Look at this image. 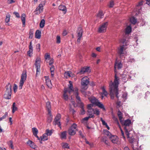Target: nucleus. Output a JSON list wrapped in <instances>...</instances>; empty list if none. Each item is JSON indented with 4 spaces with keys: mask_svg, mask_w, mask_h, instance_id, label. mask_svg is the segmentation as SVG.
Segmentation results:
<instances>
[{
    "mask_svg": "<svg viewBox=\"0 0 150 150\" xmlns=\"http://www.w3.org/2000/svg\"><path fill=\"white\" fill-rule=\"evenodd\" d=\"M40 60L39 59L37 58L36 59L35 63V65L36 68V76L39 74L40 72Z\"/></svg>",
    "mask_w": 150,
    "mask_h": 150,
    "instance_id": "9d476101",
    "label": "nucleus"
},
{
    "mask_svg": "<svg viewBox=\"0 0 150 150\" xmlns=\"http://www.w3.org/2000/svg\"><path fill=\"white\" fill-rule=\"evenodd\" d=\"M59 9L61 11H63L64 14H65L67 11V9L66 7L64 5H60L59 6Z\"/></svg>",
    "mask_w": 150,
    "mask_h": 150,
    "instance_id": "412c9836",
    "label": "nucleus"
},
{
    "mask_svg": "<svg viewBox=\"0 0 150 150\" xmlns=\"http://www.w3.org/2000/svg\"><path fill=\"white\" fill-rule=\"evenodd\" d=\"M26 17V16L25 13H23L22 14L21 17V19L22 22L23 27H24L25 26Z\"/></svg>",
    "mask_w": 150,
    "mask_h": 150,
    "instance_id": "a211bd4d",
    "label": "nucleus"
},
{
    "mask_svg": "<svg viewBox=\"0 0 150 150\" xmlns=\"http://www.w3.org/2000/svg\"><path fill=\"white\" fill-rule=\"evenodd\" d=\"M105 134L109 137L112 142L114 144H117L118 138L116 135H112L109 131L105 130L104 131Z\"/></svg>",
    "mask_w": 150,
    "mask_h": 150,
    "instance_id": "20e7f679",
    "label": "nucleus"
},
{
    "mask_svg": "<svg viewBox=\"0 0 150 150\" xmlns=\"http://www.w3.org/2000/svg\"><path fill=\"white\" fill-rule=\"evenodd\" d=\"M40 138L41 141H44L47 140L48 139V136L45 133L42 136L40 137Z\"/></svg>",
    "mask_w": 150,
    "mask_h": 150,
    "instance_id": "a878e982",
    "label": "nucleus"
},
{
    "mask_svg": "<svg viewBox=\"0 0 150 150\" xmlns=\"http://www.w3.org/2000/svg\"><path fill=\"white\" fill-rule=\"evenodd\" d=\"M40 44H38L36 46V48L37 51H39L40 50Z\"/></svg>",
    "mask_w": 150,
    "mask_h": 150,
    "instance_id": "6e6d98bb",
    "label": "nucleus"
},
{
    "mask_svg": "<svg viewBox=\"0 0 150 150\" xmlns=\"http://www.w3.org/2000/svg\"><path fill=\"white\" fill-rule=\"evenodd\" d=\"M46 106L48 112L50 113V112H51V105L50 102L48 101L46 102Z\"/></svg>",
    "mask_w": 150,
    "mask_h": 150,
    "instance_id": "bb28decb",
    "label": "nucleus"
},
{
    "mask_svg": "<svg viewBox=\"0 0 150 150\" xmlns=\"http://www.w3.org/2000/svg\"><path fill=\"white\" fill-rule=\"evenodd\" d=\"M27 76L26 72H23L21 74V79L19 82L18 87L19 89H21L22 88L24 83L26 79Z\"/></svg>",
    "mask_w": 150,
    "mask_h": 150,
    "instance_id": "0eeeda50",
    "label": "nucleus"
},
{
    "mask_svg": "<svg viewBox=\"0 0 150 150\" xmlns=\"http://www.w3.org/2000/svg\"><path fill=\"white\" fill-rule=\"evenodd\" d=\"M130 21L132 24H135L137 22V20L134 17H132L130 18Z\"/></svg>",
    "mask_w": 150,
    "mask_h": 150,
    "instance_id": "72a5a7b5",
    "label": "nucleus"
},
{
    "mask_svg": "<svg viewBox=\"0 0 150 150\" xmlns=\"http://www.w3.org/2000/svg\"><path fill=\"white\" fill-rule=\"evenodd\" d=\"M45 79L46 83L47 86L50 88H52V84L51 83V81L50 80L48 76H45Z\"/></svg>",
    "mask_w": 150,
    "mask_h": 150,
    "instance_id": "4468645a",
    "label": "nucleus"
},
{
    "mask_svg": "<svg viewBox=\"0 0 150 150\" xmlns=\"http://www.w3.org/2000/svg\"><path fill=\"white\" fill-rule=\"evenodd\" d=\"M45 24V21L44 19H42L40 23V26L41 28H43Z\"/></svg>",
    "mask_w": 150,
    "mask_h": 150,
    "instance_id": "79ce46f5",
    "label": "nucleus"
},
{
    "mask_svg": "<svg viewBox=\"0 0 150 150\" xmlns=\"http://www.w3.org/2000/svg\"><path fill=\"white\" fill-rule=\"evenodd\" d=\"M26 144L32 148L35 149L36 148V145L35 144L30 140L27 142Z\"/></svg>",
    "mask_w": 150,
    "mask_h": 150,
    "instance_id": "6ab92c4d",
    "label": "nucleus"
},
{
    "mask_svg": "<svg viewBox=\"0 0 150 150\" xmlns=\"http://www.w3.org/2000/svg\"><path fill=\"white\" fill-rule=\"evenodd\" d=\"M93 105L92 104H90L88 105H87V108L88 109V110H89V112H91V111H93V109L92 108V107H93Z\"/></svg>",
    "mask_w": 150,
    "mask_h": 150,
    "instance_id": "c03bdc74",
    "label": "nucleus"
},
{
    "mask_svg": "<svg viewBox=\"0 0 150 150\" xmlns=\"http://www.w3.org/2000/svg\"><path fill=\"white\" fill-rule=\"evenodd\" d=\"M142 1H141L140 2H139L136 5V9L138 10L139 11L141 9V8L140 7V6L142 5Z\"/></svg>",
    "mask_w": 150,
    "mask_h": 150,
    "instance_id": "e433bc0d",
    "label": "nucleus"
},
{
    "mask_svg": "<svg viewBox=\"0 0 150 150\" xmlns=\"http://www.w3.org/2000/svg\"><path fill=\"white\" fill-rule=\"evenodd\" d=\"M79 135L80 137L82 138H84L85 137L84 135L82 133V132L81 130H80L79 131Z\"/></svg>",
    "mask_w": 150,
    "mask_h": 150,
    "instance_id": "4d7b16f0",
    "label": "nucleus"
},
{
    "mask_svg": "<svg viewBox=\"0 0 150 150\" xmlns=\"http://www.w3.org/2000/svg\"><path fill=\"white\" fill-rule=\"evenodd\" d=\"M117 115L119 117V120L120 122H122V119L123 118V114L122 112L120 110H119L117 113Z\"/></svg>",
    "mask_w": 150,
    "mask_h": 150,
    "instance_id": "c85d7f7f",
    "label": "nucleus"
},
{
    "mask_svg": "<svg viewBox=\"0 0 150 150\" xmlns=\"http://www.w3.org/2000/svg\"><path fill=\"white\" fill-rule=\"evenodd\" d=\"M43 6L42 4H40L39 6L36 8L35 11L37 12V13L39 14L41 13L43 11Z\"/></svg>",
    "mask_w": 150,
    "mask_h": 150,
    "instance_id": "ddd939ff",
    "label": "nucleus"
},
{
    "mask_svg": "<svg viewBox=\"0 0 150 150\" xmlns=\"http://www.w3.org/2000/svg\"><path fill=\"white\" fill-rule=\"evenodd\" d=\"M45 133L47 135V136H51L52 133V130H49L47 129L46 130Z\"/></svg>",
    "mask_w": 150,
    "mask_h": 150,
    "instance_id": "37998d69",
    "label": "nucleus"
},
{
    "mask_svg": "<svg viewBox=\"0 0 150 150\" xmlns=\"http://www.w3.org/2000/svg\"><path fill=\"white\" fill-rule=\"evenodd\" d=\"M119 78L115 73V79L113 82L110 85L109 90L112 99H114V96L115 95L117 98H119L118 96L119 94L118 86L119 84Z\"/></svg>",
    "mask_w": 150,
    "mask_h": 150,
    "instance_id": "f257e3e1",
    "label": "nucleus"
},
{
    "mask_svg": "<svg viewBox=\"0 0 150 150\" xmlns=\"http://www.w3.org/2000/svg\"><path fill=\"white\" fill-rule=\"evenodd\" d=\"M11 15L9 13H8L6 16V18L5 19V22L8 23V25H9V24L8 23L9 22L10 20V17Z\"/></svg>",
    "mask_w": 150,
    "mask_h": 150,
    "instance_id": "cd10ccee",
    "label": "nucleus"
},
{
    "mask_svg": "<svg viewBox=\"0 0 150 150\" xmlns=\"http://www.w3.org/2000/svg\"><path fill=\"white\" fill-rule=\"evenodd\" d=\"M100 120L102 122V124L103 125L105 126L107 124V123L103 119V118L102 117L100 118Z\"/></svg>",
    "mask_w": 150,
    "mask_h": 150,
    "instance_id": "0e129e2a",
    "label": "nucleus"
},
{
    "mask_svg": "<svg viewBox=\"0 0 150 150\" xmlns=\"http://www.w3.org/2000/svg\"><path fill=\"white\" fill-rule=\"evenodd\" d=\"M47 121L48 123H50L52 121V116L51 114V112H50V113L48 112V115L47 117Z\"/></svg>",
    "mask_w": 150,
    "mask_h": 150,
    "instance_id": "4be33fe9",
    "label": "nucleus"
},
{
    "mask_svg": "<svg viewBox=\"0 0 150 150\" xmlns=\"http://www.w3.org/2000/svg\"><path fill=\"white\" fill-rule=\"evenodd\" d=\"M13 14L16 16L17 18H20V15L18 13L15 11L13 13Z\"/></svg>",
    "mask_w": 150,
    "mask_h": 150,
    "instance_id": "13d9d810",
    "label": "nucleus"
},
{
    "mask_svg": "<svg viewBox=\"0 0 150 150\" xmlns=\"http://www.w3.org/2000/svg\"><path fill=\"white\" fill-rule=\"evenodd\" d=\"M8 144L9 146L11 147V149H13V143L12 141L10 140L8 142Z\"/></svg>",
    "mask_w": 150,
    "mask_h": 150,
    "instance_id": "864d4df0",
    "label": "nucleus"
},
{
    "mask_svg": "<svg viewBox=\"0 0 150 150\" xmlns=\"http://www.w3.org/2000/svg\"><path fill=\"white\" fill-rule=\"evenodd\" d=\"M89 71V67H83L81 69L80 71L78 74H83L86 72H88Z\"/></svg>",
    "mask_w": 150,
    "mask_h": 150,
    "instance_id": "dca6fc26",
    "label": "nucleus"
},
{
    "mask_svg": "<svg viewBox=\"0 0 150 150\" xmlns=\"http://www.w3.org/2000/svg\"><path fill=\"white\" fill-rule=\"evenodd\" d=\"M120 122L122 125L125 126L124 128L125 130V134L129 139V142L131 143H133L135 139L134 138V136L130 133L132 129L131 127H129V125L131 124V120L127 119L125 121L122 120V122Z\"/></svg>",
    "mask_w": 150,
    "mask_h": 150,
    "instance_id": "f03ea898",
    "label": "nucleus"
},
{
    "mask_svg": "<svg viewBox=\"0 0 150 150\" xmlns=\"http://www.w3.org/2000/svg\"><path fill=\"white\" fill-rule=\"evenodd\" d=\"M69 89L72 90V91H74V89H73L72 82L71 81H69Z\"/></svg>",
    "mask_w": 150,
    "mask_h": 150,
    "instance_id": "a19ab883",
    "label": "nucleus"
},
{
    "mask_svg": "<svg viewBox=\"0 0 150 150\" xmlns=\"http://www.w3.org/2000/svg\"><path fill=\"white\" fill-rule=\"evenodd\" d=\"M122 67V64L121 61H118L116 59L115 61L114 67L118 69H121Z\"/></svg>",
    "mask_w": 150,
    "mask_h": 150,
    "instance_id": "f8f14e48",
    "label": "nucleus"
},
{
    "mask_svg": "<svg viewBox=\"0 0 150 150\" xmlns=\"http://www.w3.org/2000/svg\"><path fill=\"white\" fill-rule=\"evenodd\" d=\"M54 66H52L50 67V70L51 72H54Z\"/></svg>",
    "mask_w": 150,
    "mask_h": 150,
    "instance_id": "774afa93",
    "label": "nucleus"
},
{
    "mask_svg": "<svg viewBox=\"0 0 150 150\" xmlns=\"http://www.w3.org/2000/svg\"><path fill=\"white\" fill-rule=\"evenodd\" d=\"M17 107L16 106L15 103H13L12 105V112L13 113H14L17 110Z\"/></svg>",
    "mask_w": 150,
    "mask_h": 150,
    "instance_id": "ea45409f",
    "label": "nucleus"
},
{
    "mask_svg": "<svg viewBox=\"0 0 150 150\" xmlns=\"http://www.w3.org/2000/svg\"><path fill=\"white\" fill-rule=\"evenodd\" d=\"M122 81L124 83L126 82L128 80V76L126 75H122Z\"/></svg>",
    "mask_w": 150,
    "mask_h": 150,
    "instance_id": "c756f323",
    "label": "nucleus"
},
{
    "mask_svg": "<svg viewBox=\"0 0 150 150\" xmlns=\"http://www.w3.org/2000/svg\"><path fill=\"white\" fill-rule=\"evenodd\" d=\"M29 38L32 39L33 38V31L32 29H30L29 33Z\"/></svg>",
    "mask_w": 150,
    "mask_h": 150,
    "instance_id": "de8ad7c7",
    "label": "nucleus"
},
{
    "mask_svg": "<svg viewBox=\"0 0 150 150\" xmlns=\"http://www.w3.org/2000/svg\"><path fill=\"white\" fill-rule=\"evenodd\" d=\"M108 25V22H107L103 23L99 28L98 30V32L99 33L105 32Z\"/></svg>",
    "mask_w": 150,
    "mask_h": 150,
    "instance_id": "1a4fd4ad",
    "label": "nucleus"
},
{
    "mask_svg": "<svg viewBox=\"0 0 150 150\" xmlns=\"http://www.w3.org/2000/svg\"><path fill=\"white\" fill-rule=\"evenodd\" d=\"M94 114H95L96 115H98L100 114V112L98 110H96L95 111H94Z\"/></svg>",
    "mask_w": 150,
    "mask_h": 150,
    "instance_id": "69168bd1",
    "label": "nucleus"
},
{
    "mask_svg": "<svg viewBox=\"0 0 150 150\" xmlns=\"http://www.w3.org/2000/svg\"><path fill=\"white\" fill-rule=\"evenodd\" d=\"M78 107H79L81 108V112H80V114L81 115H84L85 113V111L84 110V104H83L82 105H79L78 106Z\"/></svg>",
    "mask_w": 150,
    "mask_h": 150,
    "instance_id": "b1692460",
    "label": "nucleus"
},
{
    "mask_svg": "<svg viewBox=\"0 0 150 150\" xmlns=\"http://www.w3.org/2000/svg\"><path fill=\"white\" fill-rule=\"evenodd\" d=\"M11 87L12 86L9 83H8V84L6 86V90L4 95V97L5 99H10L11 98Z\"/></svg>",
    "mask_w": 150,
    "mask_h": 150,
    "instance_id": "7ed1b4c3",
    "label": "nucleus"
},
{
    "mask_svg": "<svg viewBox=\"0 0 150 150\" xmlns=\"http://www.w3.org/2000/svg\"><path fill=\"white\" fill-rule=\"evenodd\" d=\"M60 121L54 120V123L55 125H57L58 127L61 129V124Z\"/></svg>",
    "mask_w": 150,
    "mask_h": 150,
    "instance_id": "58836bf2",
    "label": "nucleus"
},
{
    "mask_svg": "<svg viewBox=\"0 0 150 150\" xmlns=\"http://www.w3.org/2000/svg\"><path fill=\"white\" fill-rule=\"evenodd\" d=\"M127 94L126 93H124L122 95V98H123L125 100H126L127 98Z\"/></svg>",
    "mask_w": 150,
    "mask_h": 150,
    "instance_id": "e2e57ef3",
    "label": "nucleus"
},
{
    "mask_svg": "<svg viewBox=\"0 0 150 150\" xmlns=\"http://www.w3.org/2000/svg\"><path fill=\"white\" fill-rule=\"evenodd\" d=\"M61 118V115L59 113H58L55 118L54 120L60 121Z\"/></svg>",
    "mask_w": 150,
    "mask_h": 150,
    "instance_id": "4c0bfd02",
    "label": "nucleus"
},
{
    "mask_svg": "<svg viewBox=\"0 0 150 150\" xmlns=\"http://www.w3.org/2000/svg\"><path fill=\"white\" fill-rule=\"evenodd\" d=\"M33 51L29 50L27 52V54L28 56L31 57L32 56Z\"/></svg>",
    "mask_w": 150,
    "mask_h": 150,
    "instance_id": "5fc2aeb1",
    "label": "nucleus"
},
{
    "mask_svg": "<svg viewBox=\"0 0 150 150\" xmlns=\"http://www.w3.org/2000/svg\"><path fill=\"white\" fill-rule=\"evenodd\" d=\"M103 91V95H104L105 96H107L108 95V93L105 90V87L103 86L102 88Z\"/></svg>",
    "mask_w": 150,
    "mask_h": 150,
    "instance_id": "a18cd8bd",
    "label": "nucleus"
},
{
    "mask_svg": "<svg viewBox=\"0 0 150 150\" xmlns=\"http://www.w3.org/2000/svg\"><path fill=\"white\" fill-rule=\"evenodd\" d=\"M102 141L107 145H109V143L106 137H103L102 139Z\"/></svg>",
    "mask_w": 150,
    "mask_h": 150,
    "instance_id": "c9c22d12",
    "label": "nucleus"
},
{
    "mask_svg": "<svg viewBox=\"0 0 150 150\" xmlns=\"http://www.w3.org/2000/svg\"><path fill=\"white\" fill-rule=\"evenodd\" d=\"M89 82L88 78L87 76L84 77L82 79L81 83L84 89H86L87 88V86Z\"/></svg>",
    "mask_w": 150,
    "mask_h": 150,
    "instance_id": "6e6552de",
    "label": "nucleus"
},
{
    "mask_svg": "<svg viewBox=\"0 0 150 150\" xmlns=\"http://www.w3.org/2000/svg\"><path fill=\"white\" fill-rule=\"evenodd\" d=\"M45 58L46 59H47L48 58H49L50 57V55L48 54L47 53L46 54L45 56Z\"/></svg>",
    "mask_w": 150,
    "mask_h": 150,
    "instance_id": "338daca9",
    "label": "nucleus"
},
{
    "mask_svg": "<svg viewBox=\"0 0 150 150\" xmlns=\"http://www.w3.org/2000/svg\"><path fill=\"white\" fill-rule=\"evenodd\" d=\"M91 102L93 104L96 105L99 100L95 98H93L89 99Z\"/></svg>",
    "mask_w": 150,
    "mask_h": 150,
    "instance_id": "393cba45",
    "label": "nucleus"
},
{
    "mask_svg": "<svg viewBox=\"0 0 150 150\" xmlns=\"http://www.w3.org/2000/svg\"><path fill=\"white\" fill-rule=\"evenodd\" d=\"M103 16L104 14L101 11H100L97 15V17L100 18H103Z\"/></svg>",
    "mask_w": 150,
    "mask_h": 150,
    "instance_id": "f704fd0d",
    "label": "nucleus"
},
{
    "mask_svg": "<svg viewBox=\"0 0 150 150\" xmlns=\"http://www.w3.org/2000/svg\"><path fill=\"white\" fill-rule=\"evenodd\" d=\"M41 36V31L39 30H37L35 33V38H36L39 39L40 38Z\"/></svg>",
    "mask_w": 150,
    "mask_h": 150,
    "instance_id": "5701e85b",
    "label": "nucleus"
},
{
    "mask_svg": "<svg viewBox=\"0 0 150 150\" xmlns=\"http://www.w3.org/2000/svg\"><path fill=\"white\" fill-rule=\"evenodd\" d=\"M32 130L33 133V135L36 137L38 139L40 140V139L37 135V134L38 133V129L35 127H33L32 128Z\"/></svg>",
    "mask_w": 150,
    "mask_h": 150,
    "instance_id": "f3484780",
    "label": "nucleus"
},
{
    "mask_svg": "<svg viewBox=\"0 0 150 150\" xmlns=\"http://www.w3.org/2000/svg\"><path fill=\"white\" fill-rule=\"evenodd\" d=\"M96 105L100 108L103 109V110H105V108L103 105L99 101Z\"/></svg>",
    "mask_w": 150,
    "mask_h": 150,
    "instance_id": "7c9ffc66",
    "label": "nucleus"
},
{
    "mask_svg": "<svg viewBox=\"0 0 150 150\" xmlns=\"http://www.w3.org/2000/svg\"><path fill=\"white\" fill-rule=\"evenodd\" d=\"M125 45H124L120 46V48L118 49V53L120 57L122 56V54H124L123 51L124 49L125 50V48L124 47Z\"/></svg>",
    "mask_w": 150,
    "mask_h": 150,
    "instance_id": "2eb2a0df",
    "label": "nucleus"
},
{
    "mask_svg": "<svg viewBox=\"0 0 150 150\" xmlns=\"http://www.w3.org/2000/svg\"><path fill=\"white\" fill-rule=\"evenodd\" d=\"M132 28L130 25L128 26L125 30V33L126 34L129 33L131 31Z\"/></svg>",
    "mask_w": 150,
    "mask_h": 150,
    "instance_id": "473e14b6",
    "label": "nucleus"
},
{
    "mask_svg": "<svg viewBox=\"0 0 150 150\" xmlns=\"http://www.w3.org/2000/svg\"><path fill=\"white\" fill-rule=\"evenodd\" d=\"M72 73L70 71H68L67 72H66L64 74V76L65 77L67 78V76L69 77H71V74Z\"/></svg>",
    "mask_w": 150,
    "mask_h": 150,
    "instance_id": "49530a36",
    "label": "nucleus"
},
{
    "mask_svg": "<svg viewBox=\"0 0 150 150\" xmlns=\"http://www.w3.org/2000/svg\"><path fill=\"white\" fill-rule=\"evenodd\" d=\"M93 115H90V116H88V117H86L84 118L83 120L87 121L88 120L89 118H93Z\"/></svg>",
    "mask_w": 150,
    "mask_h": 150,
    "instance_id": "603ef678",
    "label": "nucleus"
},
{
    "mask_svg": "<svg viewBox=\"0 0 150 150\" xmlns=\"http://www.w3.org/2000/svg\"><path fill=\"white\" fill-rule=\"evenodd\" d=\"M76 99L77 103V106L84 104L81 101V98L79 96V93L78 92V89L77 87H75L74 88V93Z\"/></svg>",
    "mask_w": 150,
    "mask_h": 150,
    "instance_id": "423d86ee",
    "label": "nucleus"
},
{
    "mask_svg": "<svg viewBox=\"0 0 150 150\" xmlns=\"http://www.w3.org/2000/svg\"><path fill=\"white\" fill-rule=\"evenodd\" d=\"M88 112L89 114V116H90V115H93V117H94V109H93V111H91V112H89V110H88Z\"/></svg>",
    "mask_w": 150,
    "mask_h": 150,
    "instance_id": "052dcab7",
    "label": "nucleus"
},
{
    "mask_svg": "<svg viewBox=\"0 0 150 150\" xmlns=\"http://www.w3.org/2000/svg\"><path fill=\"white\" fill-rule=\"evenodd\" d=\"M61 42V38L59 36L57 35L56 37V42L59 44Z\"/></svg>",
    "mask_w": 150,
    "mask_h": 150,
    "instance_id": "3c124183",
    "label": "nucleus"
},
{
    "mask_svg": "<svg viewBox=\"0 0 150 150\" xmlns=\"http://www.w3.org/2000/svg\"><path fill=\"white\" fill-rule=\"evenodd\" d=\"M17 88L18 87L17 85L16 84H14V86L13 87V89L15 93H16L17 91Z\"/></svg>",
    "mask_w": 150,
    "mask_h": 150,
    "instance_id": "bf43d9fd",
    "label": "nucleus"
},
{
    "mask_svg": "<svg viewBox=\"0 0 150 150\" xmlns=\"http://www.w3.org/2000/svg\"><path fill=\"white\" fill-rule=\"evenodd\" d=\"M78 38L77 39V42H80L81 38L82 36L83 31L82 28L81 27H79L78 29Z\"/></svg>",
    "mask_w": 150,
    "mask_h": 150,
    "instance_id": "9b49d317",
    "label": "nucleus"
},
{
    "mask_svg": "<svg viewBox=\"0 0 150 150\" xmlns=\"http://www.w3.org/2000/svg\"><path fill=\"white\" fill-rule=\"evenodd\" d=\"M77 126V125L74 123L69 128L68 130V132L70 135L73 136L76 134V131L78 130L76 128Z\"/></svg>",
    "mask_w": 150,
    "mask_h": 150,
    "instance_id": "39448f33",
    "label": "nucleus"
},
{
    "mask_svg": "<svg viewBox=\"0 0 150 150\" xmlns=\"http://www.w3.org/2000/svg\"><path fill=\"white\" fill-rule=\"evenodd\" d=\"M62 147L64 149H69V147L67 143H63L62 145Z\"/></svg>",
    "mask_w": 150,
    "mask_h": 150,
    "instance_id": "09e8293b",
    "label": "nucleus"
},
{
    "mask_svg": "<svg viewBox=\"0 0 150 150\" xmlns=\"http://www.w3.org/2000/svg\"><path fill=\"white\" fill-rule=\"evenodd\" d=\"M67 131H64L61 133L59 135L60 138L62 139H67Z\"/></svg>",
    "mask_w": 150,
    "mask_h": 150,
    "instance_id": "aec40b11",
    "label": "nucleus"
},
{
    "mask_svg": "<svg viewBox=\"0 0 150 150\" xmlns=\"http://www.w3.org/2000/svg\"><path fill=\"white\" fill-rule=\"evenodd\" d=\"M114 5V3L113 1L112 0L110 1L108 6L109 8H112Z\"/></svg>",
    "mask_w": 150,
    "mask_h": 150,
    "instance_id": "8fccbe9b",
    "label": "nucleus"
},
{
    "mask_svg": "<svg viewBox=\"0 0 150 150\" xmlns=\"http://www.w3.org/2000/svg\"><path fill=\"white\" fill-rule=\"evenodd\" d=\"M67 93V89H64V93L63 94V98L66 100H67L68 99V95L66 94Z\"/></svg>",
    "mask_w": 150,
    "mask_h": 150,
    "instance_id": "2f4dec72",
    "label": "nucleus"
},
{
    "mask_svg": "<svg viewBox=\"0 0 150 150\" xmlns=\"http://www.w3.org/2000/svg\"><path fill=\"white\" fill-rule=\"evenodd\" d=\"M33 47L32 45V41H31L30 43V45L29 46V50L33 51Z\"/></svg>",
    "mask_w": 150,
    "mask_h": 150,
    "instance_id": "680f3d73",
    "label": "nucleus"
}]
</instances>
